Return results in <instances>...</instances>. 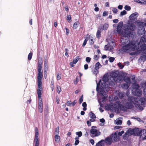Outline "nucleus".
I'll use <instances>...</instances> for the list:
<instances>
[{
  "label": "nucleus",
  "instance_id": "50",
  "mask_svg": "<svg viewBox=\"0 0 146 146\" xmlns=\"http://www.w3.org/2000/svg\"><path fill=\"white\" fill-rule=\"evenodd\" d=\"M129 134V133L128 132H126L125 135L123 136V138L125 139L126 138H127V137L128 136Z\"/></svg>",
  "mask_w": 146,
  "mask_h": 146
},
{
  "label": "nucleus",
  "instance_id": "24",
  "mask_svg": "<svg viewBox=\"0 0 146 146\" xmlns=\"http://www.w3.org/2000/svg\"><path fill=\"white\" fill-rule=\"evenodd\" d=\"M129 84L126 83L125 84H123L122 87L124 89H127L129 86Z\"/></svg>",
  "mask_w": 146,
  "mask_h": 146
},
{
  "label": "nucleus",
  "instance_id": "46",
  "mask_svg": "<svg viewBox=\"0 0 146 146\" xmlns=\"http://www.w3.org/2000/svg\"><path fill=\"white\" fill-rule=\"evenodd\" d=\"M61 78V75L59 74H57L56 75V79L57 80H59Z\"/></svg>",
  "mask_w": 146,
  "mask_h": 146
},
{
  "label": "nucleus",
  "instance_id": "31",
  "mask_svg": "<svg viewBox=\"0 0 146 146\" xmlns=\"http://www.w3.org/2000/svg\"><path fill=\"white\" fill-rule=\"evenodd\" d=\"M89 38L87 37L85 38V39L82 44V46H84L86 45L87 41L89 40Z\"/></svg>",
  "mask_w": 146,
  "mask_h": 146
},
{
  "label": "nucleus",
  "instance_id": "6",
  "mask_svg": "<svg viewBox=\"0 0 146 146\" xmlns=\"http://www.w3.org/2000/svg\"><path fill=\"white\" fill-rule=\"evenodd\" d=\"M96 126H93L92 129L90 130L91 136L92 137L98 136L100 135L101 133L98 130L96 129Z\"/></svg>",
  "mask_w": 146,
  "mask_h": 146
},
{
  "label": "nucleus",
  "instance_id": "7",
  "mask_svg": "<svg viewBox=\"0 0 146 146\" xmlns=\"http://www.w3.org/2000/svg\"><path fill=\"white\" fill-rule=\"evenodd\" d=\"M115 46V44L113 42H111V43L106 45L104 48L106 50L111 51H112Z\"/></svg>",
  "mask_w": 146,
  "mask_h": 146
},
{
  "label": "nucleus",
  "instance_id": "2",
  "mask_svg": "<svg viewBox=\"0 0 146 146\" xmlns=\"http://www.w3.org/2000/svg\"><path fill=\"white\" fill-rule=\"evenodd\" d=\"M129 99L131 100L130 102L125 103L124 102L123 103L124 106L120 104L119 102H115L114 105L112 104L106 105L105 106V109L107 110H110L111 111L115 110V111H118L119 109L123 111H125L126 109H131L133 107V104H136L137 103L136 101L135 100V98L130 97Z\"/></svg>",
  "mask_w": 146,
  "mask_h": 146
},
{
  "label": "nucleus",
  "instance_id": "15",
  "mask_svg": "<svg viewBox=\"0 0 146 146\" xmlns=\"http://www.w3.org/2000/svg\"><path fill=\"white\" fill-rule=\"evenodd\" d=\"M47 60H44V73H46L48 69Z\"/></svg>",
  "mask_w": 146,
  "mask_h": 146
},
{
  "label": "nucleus",
  "instance_id": "8",
  "mask_svg": "<svg viewBox=\"0 0 146 146\" xmlns=\"http://www.w3.org/2000/svg\"><path fill=\"white\" fill-rule=\"evenodd\" d=\"M35 135L34 139V142L35 143V146H38L39 142L38 138V129L36 128L35 129Z\"/></svg>",
  "mask_w": 146,
  "mask_h": 146
},
{
  "label": "nucleus",
  "instance_id": "40",
  "mask_svg": "<svg viewBox=\"0 0 146 146\" xmlns=\"http://www.w3.org/2000/svg\"><path fill=\"white\" fill-rule=\"evenodd\" d=\"M141 60L143 61L146 60V54L143 55L141 57Z\"/></svg>",
  "mask_w": 146,
  "mask_h": 146
},
{
  "label": "nucleus",
  "instance_id": "43",
  "mask_svg": "<svg viewBox=\"0 0 146 146\" xmlns=\"http://www.w3.org/2000/svg\"><path fill=\"white\" fill-rule=\"evenodd\" d=\"M126 13L127 12L125 10H123L122 11H121L120 13V16H122L125 15Z\"/></svg>",
  "mask_w": 146,
  "mask_h": 146
},
{
  "label": "nucleus",
  "instance_id": "9",
  "mask_svg": "<svg viewBox=\"0 0 146 146\" xmlns=\"http://www.w3.org/2000/svg\"><path fill=\"white\" fill-rule=\"evenodd\" d=\"M38 89L37 90V93L38 95V100H42L41 98L42 94V85H38Z\"/></svg>",
  "mask_w": 146,
  "mask_h": 146
},
{
  "label": "nucleus",
  "instance_id": "41",
  "mask_svg": "<svg viewBox=\"0 0 146 146\" xmlns=\"http://www.w3.org/2000/svg\"><path fill=\"white\" fill-rule=\"evenodd\" d=\"M66 17V20L68 21V22H70V21H70L71 19V17L70 15H67Z\"/></svg>",
  "mask_w": 146,
  "mask_h": 146
},
{
  "label": "nucleus",
  "instance_id": "62",
  "mask_svg": "<svg viewBox=\"0 0 146 146\" xmlns=\"http://www.w3.org/2000/svg\"><path fill=\"white\" fill-rule=\"evenodd\" d=\"M51 83H52V84L51 86V88H52V91H53L54 89V86L53 85V82H52Z\"/></svg>",
  "mask_w": 146,
  "mask_h": 146
},
{
  "label": "nucleus",
  "instance_id": "34",
  "mask_svg": "<svg viewBox=\"0 0 146 146\" xmlns=\"http://www.w3.org/2000/svg\"><path fill=\"white\" fill-rule=\"evenodd\" d=\"M124 95V92H119L118 94V96L120 98H121L123 97Z\"/></svg>",
  "mask_w": 146,
  "mask_h": 146
},
{
  "label": "nucleus",
  "instance_id": "3",
  "mask_svg": "<svg viewBox=\"0 0 146 146\" xmlns=\"http://www.w3.org/2000/svg\"><path fill=\"white\" fill-rule=\"evenodd\" d=\"M101 80H100L98 83L97 84L96 90L97 91L101 92V90H104L106 88L109 84L108 78L106 76H104L102 78V80L100 85Z\"/></svg>",
  "mask_w": 146,
  "mask_h": 146
},
{
  "label": "nucleus",
  "instance_id": "51",
  "mask_svg": "<svg viewBox=\"0 0 146 146\" xmlns=\"http://www.w3.org/2000/svg\"><path fill=\"white\" fill-rule=\"evenodd\" d=\"M115 60V58L113 57H110L109 58V61L111 62H113Z\"/></svg>",
  "mask_w": 146,
  "mask_h": 146
},
{
  "label": "nucleus",
  "instance_id": "45",
  "mask_svg": "<svg viewBox=\"0 0 146 146\" xmlns=\"http://www.w3.org/2000/svg\"><path fill=\"white\" fill-rule=\"evenodd\" d=\"M57 91L58 93L59 94L61 91V88L60 86H58L57 87Z\"/></svg>",
  "mask_w": 146,
  "mask_h": 146
},
{
  "label": "nucleus",
  "instance_id": "18",
  "mask_svg": "<svg viewBox=\"0 0 146 146\" xmlns=\"http://www.w3.org/2000/svg\"><path fill=\"white\" fill-rule=\"evenodd\" d=\"M136 92H134L133 94L134 95L137 96H140L142 94V92L141 91L136 90Z\"/></svg>",
  "mask_w": 146,
  "mask_h": 146
},
{
  "label": "nucleus",
  "instance_id": "63",
  "mask_svg": "<svg viewBox=\"0 0 146 146\" xmlns=\"http://www.w3.org/2000/svg\"><path fill=\"white\" fill-rule=\"evenodd\" d=\"M124 133V131H121L118 133V135L120 136H121Z\"/></svg>",
  "mask_w": 146,
  "mask_h": 146
},
{
  "label": "nucleus",
  "instance_id": "11",
  "mask_svg": "<svg viewBox=\"0 0 146 146\" xmlns=\"http://www.w3.org/2000/svg\"><path fill=\"white\" fill-rule=\"evenodd\" d=\"M43 77V73H38L37 76L38 85H42V80Z\"/></svg>",
  "mask_w": 146,
  "mask_h": 146
},
{
  "label": "nucleus",
  "instance_id": "19",
  "mask_svg": "<svg viewBox=\"0 0 146 146\" xmlns=\"http://www.w3.org/2000/svg\"><path fill=\"white\" fill-rule=\"evenodd\" d=\"M115 124L117 125H121L122 123V121L121 118H118L115 121Z\"/></svg>",
  "mask_w": 146,
  "mask_h": 146
},
{
  "label": "nucleus",
  "instance_id": "52",
  "mask_svg": "<svg viewBox=\"0 0 146 146\" xmlns=\"http://www.w3.org/2000/svg\"><path fill=\"white\" fill-rule=\"evenodd\" d=\"M38 73H43V71L42 70V67H38Z\"/></svg>",
  "mask_w": 146,
  "mask_h": 146
},
{
  "label": "nucleus",
  "instance_id": "37",
  "mask_svg": "<svg viewBox=\"0 0 146 146\" xmlns=\"http://www.w3.org/2000/svg\"><path fill=\"white\" fill-rule=\"evenodd\" d=\"M79 138H78V137H75V138L76 141L74 144L76 145H77L79 143Z\"/></svg>",
  "mask_w": 146,
  "mask_h": 146
},
{
  "label": "nucleus",
  "instance_id": "33",
  "mask_svg": "<svg viewBox=\"0 0 146 146\" xmlns=\"http://www.w3.org/2000/svg\"><path fill=\"white\" fill-rule=\"evenodd\" d=\"M79 24V23L77 21L75 22L73 25V28L74 29H76L77 28Z\"/></svg>",
  "mask_w": 146,
  "mask_h": 146
},
{
  "label": "nucleus",
  "instance_id": "61",
  "mask_svg": "<svg viewBox=\"0 0 146 146\" xmlns=\"http://www.w3.org/2000/svg\"><path fill=\"white\" fill-rule=\"evenodd\" d=\"M90 142L91 143L92 145H94V141L93 139H90Z\"/></svg>",
  "mask_w": 146,
  "mask_h": 146
},
{
  "label": "nucleus",
  "instance_id": "5",
  "mask_svg": "<svg viewBox=\"0 0 146 146\" xmlns=\"http://www.w3.org/2000/svg\"><path fill=\"white\" fill-rule=\"evenodd\" d=\"M136 24L137 25L139 26V28L137 31L138 34L140 35H142L144 33L146 34V32L145 33V29L144 27L145 25V24L139 21H137Z\"/></svg>",
  "mask_w": 146,
  "mask_h": 146
},
{
  "label": "nucleus",
  "instance_id": "53",
  "mask_svg": "<svg viewBox=\"0 0 146 146\" xmlns=\"http://www.w3.org/2000/svg\"><path fill=\"white\" fill-rule=\"evenodd\" d=\"M108 15V12L107 11H104L103 14V16L104 17Z\"/></svg>",
  "mask_w": 146,
  "mask_h": 146
},
{
  "label": "nucleus",
  "instance_id": "60",
  "mask_svg": "<svg viewBox=\"0 0 146 146\" xmlns=\"http://www.w3.org/2000/svg\"><path fill=\"white\" fill-rule=\"evenodd\" d=\"M98 57L97 55H95L94 56V59L95 60H98Z\"/></svg>",
  "mask_w": 146,
  "mask_h": 146
},
{
  "label": "nucleus",
  "instance_id": "49",
  "mask_svg": "<svg viewBox=\"0 0 146 146\" xmlns=\"http://www.w3.org/2000/svg\"><path fill=\"white\" fill-rule=\"evenodd\" d=\"M83 95H82L81 98L79 100L80 104H81L83 102Z\"/></svg>",
  "mask_w": 146,
  "mask_h": 146
},
{
  "label": "nucleus",
  "instance_id": "59",
  "mask_svg": "<svg viewBox=\"0 0 146 146\" xmlns=\"http://www.w3.org/2000/svg\"><path fill=\"white\" fill-rule=\"evenodd\" d=\"M72 104V103L71 101H68L66 103V104L68 106H69L71 105Z\"/></svg>",
  "mask_w": 146,
  "mask_h": 146
},
{
  "label": "nucleus",
  "instance_id": "39",
  "mask_svg": "<svg viewBox=\"0 0 146 146\" xmlns=\"http://www.w3.org/2000/svg\"><path fill=\"white\" fill-rule=\"evenodd\" d=\"M133 87L135 88L136 90H137L139 88V85L135 83L133 85Z\"/></svg>",
  "mask_w": 146,
  "mask_h": 146
},
{
  "label": "nucleus",
  "instance_id": "36",
  "mask_svg": "<svg viewBox=\"0 0 146 146\" xmlns=\"http://www.w3.org/2000/svg\"><path fill=\"white\" fill-rule=\"evenodd\" d=\"M82 106L83 107V110L84 111H85L86 110V106H87V104L85 102H84L82 104Z\"/></svg>",
  "mask_w": 146,
  "mask_h": 146
},
{
  "label": "nucleus",
  "instance_id": "16",
  "mask_svg": "<svg viewBox=\"0 0 146 146\" xmlns=\"http://www.w3.org/2000/svg\"><path fill=\"white\" fill-rule=\"evenodd\" d=\"M87 37L89 38V44L91 45L93 44L94 41V38H93L92 36H90V35H89Z\"/></svg>",
  "mask_w": 146,
  "mask_h": 146
},
{
  "label": "nucleus",
  "instance_id": "20",
  "mask_svg": "<svg viewBox=\"0 0 146 146\" xmlns=\"http://www.w3.org/2000/svg\"><path fill=\"white\" fill-rule=\"evenodd\" d=\"M102 29V28H99L96 33V37L98 38H99L101 37V33Z\"/></svg>",
  "mask_w": 146,
  "mask_h": 146
},
{
  "label": "nucleus",
  "instance_id": "38",
  "mask_svg": "<svg viewBox=\"0 0 146 146\" xmlns=\"http://www.w3.org/2000/svg\"><path fill=\"white\" fill-rule=\"evenodd\" d=\"M79 59V56H76L75 58L73 59L72 62L76 64L78 61V60Z\"/></svg>",
  "mask_w": 146,
  "mask_h": 146
},
{
  "label": "nucleus",
  "instance_id": "17",
  "mask_svg": "<svg viewBox=\"0 0 146 146\" xmlns=\"http://www.w3.org/2000/svg\"><path fill=\"white\" fill-rule=\"evenodd\" d=\"M100 94L102 99H100V102H103L105 100L106 98L107 97V96L104 93V95L102 94V93H101Z\"/></svg>",
  "mask_w": 146,
  "mask_h": 146
},
{
  "label": "nucleus",
  "instance_id": "30",
  "mask_svg": "<svg viewBox=\"0 0 146 146\" xmlns=\"http://www.w3.org/2000/svg\"><path fill=\"white\" fill-rule=\"evenodd\" d=\"M139 100L142 105L144 104L145 102V99L143 98H141Z\"/></svg>",
  "mask_w": 146,
  "mask_h": 146
},
{
  "label": "nucleus",
  "instance_id": "22",
  "mask_svg": "<svg viewBox=\"0 0 146 146\" xmlns=\"http://www.w3.org/2000/svg\"><path fill=\"white\" fill-rule=\"evenodd\" d=\"M142 44V45L141 46V45H140L141 49V50L144 52H145V51L146 50V45L145 44H143V43Z\"/></svg>",
  "mask_w": 146,
  "mask_h": 146
},
{
  "label": "nucleus",
  "instance_id": "48",
  "mask_svg": "<svg viewBox=\"0 0 146 146\" xmlns=\"http://www.w3.org/2000/svg\"><path fill=\"white\" fill-rule=\"evenodd\" d=\"M125 9L127 11H129L131 9L130 7L128 5H126L125 7Z\"/></svg>",
  "mask_w": 146,
  "mask_h": 146
},
{
  "label": "nucleus",
  "instance_id": "25",
  "mask_svg": "<svg viewBox=\"0 0 146 146\" xmlns=\"http://www.w3.org/2000/svg\"><path fill=\"white\" fill-rule=\"evenodd\" d=\"M124 80L125 82H126V83L129 84H130V79L128 77H125L124 78Z\"/></svg>",
  "mask_w": 146,
  "mask_h": 146
},
{
  "label": "nucleus",
  "instance_id": "56",
  "mask_svg": "<svg viewBox=\"0 0 146 146\" xmlns=\"http://www.w3.org/2000/svg\"><path fill=\"white\" fill-rule=\"evenodd\" d=\"M112 11L114 13H116L117 11V9L115 8H113L112 9Z\"/></svg>",
  "mask_w": 146,
  "mask_h": 146
},
{
  "label": "nucleus",
  "instance_id": "44",
  "mask_svg": "<svg viewBox=\"0 0 146 146\" xmlns=\"http://www.w3.org/2000/svg\"><path fill=\"white\" fill-rule=\"evenodd\" d=\"M33 54L32 52H30L29 53L28 55V58L29 60H31V59L32 57V56Z\"/></svg>",
  "mask_w": 146,
  "mask_h": 146
},
{
  "label": "nucleus",
  "instance_id": "28",
  "mask_svg": "<svg viewBox=\"0 0 146 146\" xmlns=\"http://www.w3.org/2000/svg\"><path fill=\"white\" fill-rule=\"evenodd\" d=\"M145 38H146V35L145 36V37H142L141 38L140 40V42L141 44H143L145 42L146 40Z\"/></svg>",
  "mask_w": 146,
  "mask_h": 146
},
{
  "label": "nucleus",
  "instance_id": "47",
  "mask_svg": "<svg viewBox=\"0 0 146 146\" xmlns=\"http://www.w3.org/2000/svg\"><path fill=\"white\" fill-rule=\"evenodd\" d=\"M118 66L120 69H122L124 67L123 65L120 62H119V63H118Z\"/></svg>",
  "mask_w": 146,
  "mask_h": 146
},
{
  "label": "nucleus",
  "instance_id": "29",
  "mask_svg": "<svg viewBox=\"0 0 146 146\" xmlns=\"http://www.w3.org/2000/svg\"><path fill=\"white\" fill-rule=\"evenodd\" d=\"M76 134L78 136L76 137H78V138L80 137L82 135V133L81 131L76 132Z\"/></svg>",
  "mask_w": 146,
  "mask_h": 146
},
{
  "label": "nucleus",
  "instance_id": "27",
  "mask_svg": "<svg viewBox=\"0 0 146 146\" xmlns=\"http://www.w3.org/2000/svg\"><path fill=\"white\" fill-rule=\"evenodd\" d=\"M109 26V25L108 24L105 23L103 25V26L102 29L103 30H106L108 29Z\"/></svg>",
  "mask_w": 146,
  "mask_h": 146
},
{
  "label": "nucleus",
  "instance_id": "32",
  "mask_svg": "<svg viewBox=\"0 0 146 146\" xmlns=\"http://www.w3.org/2000/svg\"><path fill=\"white\" fill-rule=\"evenodd\" d=\"M59 127H57L55 129L54 134L56 135H58L59 134Z\"/></svg>",
  "mask_w": 146,
  "mask_h": 146
},
{
  "label": "nucleus",
  "instance_id": "35",
  "mask_svg": "<svg viewBox=\"0 0 146 146\" xmlns=\"http://www.w3.org/2000/svg\"><path fill=\"white\" fill-rule=\"evenodd\" d=\"M90 116L91 118H96V116L94 113L91 112L90 113Z\"/></svg>",
  "mask_w": 146,
  "mask_h": 146
},
{
  "label": "nucleus",
  "instance_id": "4",
  "mask_svg": "<svg viewBox=\"0 0 146 146\" xmlns=\"http://www.w3.org/2000/svg\"><path fill=\"white\" fill-rule=\"evenodd\" d=\"M139 15V14L135 12L129 16V18L130 20L128 21V24L127 29L130 30L131 31H134L135 27V26L133 23H131V20H135Z\"/></svg>",
  "mask_w": 146,
  "mask_h": 146
},
{
  "label": "nucleus",
  "instance_id": "58",
  "mask_svg": "<svg viewBox=\"0 0 146 146\" xmlns=\"http://www.w3.org/2000/svg\"><path fill=\"white\" fill-rule=\"evenodd\" d=\"M137 108L138 109H139V110H142L143 109V108L142 106H141L139 105L138 106Z\"/></svg>",
  "mask_w": 146,
  "mask_h": 146
},
{
  "label": "nucleus",
  "instance_id": "13",
  "mask_svg": "<svg viewBox=\"0 0 146 146\" xmlns=\"http://www.w3.org/2000/svg\"><path fill=\"white\" fill-rule=\"evenodd\" d=\"M38 111L40 113L42 112L43 111V103L42 100H38Z\"/></svg>",
  "mask_w": 146,
  "mask_h": 146
},
{
  "label": "nucleus",
  "instance_id": "54",
  "mask_svg": "<svg viewBox=\"0 0 146 146\" xmlns=\"http://www.w3.org/2000/svg\"><path fill=\"white\" fill-rule=\"evenodd\" d=\"M109 100V101L111 103L113 101V97L112 96H110Z\"/></svg>",
  "mask_w": 146,
  "mask_h": 146
},
{
  "label": "nucleus",
  "instance_id": "64",
  "mask_svg": "<svg viewBox=\"0 0 146 146\" xmlns=\"http://www.w3.org/2000/svg\"><path fill=\"white\" fill-rule=\"evenodd\" d=\"M87 123L88 126H90L91 125V122L89 121H87Z\"/></svg>",
  "mask_w": 146,
  "mask_h": 146
},
{
  "label": "nucleus",
  "instance_id": "21",
  "mask_svg": "<svg viewBox=\"0 0 146 146\" xmlns=\"http://www.w3.org/2000/svg\"><path fill=\"white\" fill-rule=\"evenodd\" d=\"M104 141V140H101L96 144V146H104V143L102 142Z\"/></svg>",
  "mask_w": 146,
  "mask_h": 146
},
{
  "label": "nucleus",
  "instance_id": "10",
  "mask_svg": "<svg viewBox=\"0 0 146 146\" xmlns=\"http://www.w3.org/2000/svg\"><path fill=\"white\" fill-rule=\"evenodd\" d=\"M110 136L113 142L117 141L119 140V137L117 135L116 132L112 134Z\"/></svg>",
  "mask_w": 146,
  "mask_h": 146
},
{
  "label": "nucleus",
  "instance_id": "26",
  "mask_svg": "<svg viewBox=\"0 0 146 146\" xmlns=\"http://www.w3.org/2000/svg\"><path fill=\"white\" fill-rule=\"evenodd\" d=\"M102 66L100 64L99 62L96 63L95 64V68L96 69L98 70Z\"/></svg>",
  "mask_w": 146,
  "mask_h": 146
},
{
  "label": "nucleus",
  "instance_id": "42",
  "mask_svg": "<svg viewBox=\"0 0 146 146\" xmlns=\"http://www.w3.org/2000/svg\"><path fill=\"white\" fill-rule=\"evenodd\" d=\"M92 72L94 74L96 75L98 72V70H96L95 69V70L92 71Z\"/></svg>",
  "mask_w": 146,
  "mask_h": 146
},
{
  "label": "nucleus",
  "instance_id": "1",
  "mask_svg": "<svg viewBox=\"0 0 146 146\" xmlns=\"http://www.w3.org/2000/svg\"><path fill=\"white\" fill-rule=\"evenodd\" d=\"M123 25V22L121 21L117 26L116 24L113 25L114 28L117 27L116 29H114V33L115 34H119L121 36V41L123 45H125L122 48V51L128 53L131 51H134L137 50L139 48L140 42L138 43L137 41L133 40L128 43L129 40L128 36L130 32L127 30H130L127 29L128 26L125 27V26Z\"/></svg>",
  "mask_w": 146,
  "mask_h": 146
},
{
  "label": "nucleus",
  "instance_id": "57",
  "mask_svg": "<svg viewBox=\"0 0 146 146\" xmlns=\"http://www.w3.org/2000/svg\"><path fill=\"white\" fill-rule=\"evenodd\" d=\"M65 29L66 30V35H67L69 33V30L67 28H65Z\"/></svg>",
  "mask_w": 146,
  "mask_h": 146
},
{
  "label": "nucleus",
  "instance_id": "55",
  "mask_svg": "<svg viewBox=\"0 0 146 146\" xmlns=\"http://www.w3.org/2000/svg\"><path fill=\"white\" fill-rule=\"evenodd\" d=\"M86 61L88 62H89L91 60V58H90L89 57H87L86 58Z\"/></svg>",
  "mask_w": 146,
  "mask_h": 146
},
{
  "label": "nucleus",
  "instance_id": "12",
  "mask_svg": "<svg viewBox=\"0 0 146 146\" xmlns=\"http://www.w3.org/2000/svg\"><path fill=\"white\" fill-rule=\"evenodd\" d=\"M140 134V137L143 139H146V130H141L139 131Z\"/></svg>",
  "mask_w": 146,
  "mask_h": 146
},
{
  "label": "nucleus",
  "instance_id": "23",
  "mask_svg": "<svg viewBox=\"0 0 146 146\" xmlns=\"http://www.w3.org/2000/svg\"><path fill=\"white\" fill-rule=\"evenodd\" d=\"M54 139L56 142H59L60 141V137L58 135H55L54 136Z\"/></svg>",
  "mask_w": 146,
  "mask_h": 146
},
{
  "label": "nucleus",
  "instance_id": "14",
  "mask_svg": "<svg viewBox=\"0 0 146 146\" xmlns=\"http://www.w3.org/2000/svg\"><path fill=\"white\" fill-rule=\"evenodd\" d=\"M104 141H105L106 143L109 145L111 144V143L113 142L110 136L106 138L104 140Z\"/></svg>",
  "mask_w": 146,
  "mask_h": 146
}]
</instances>
